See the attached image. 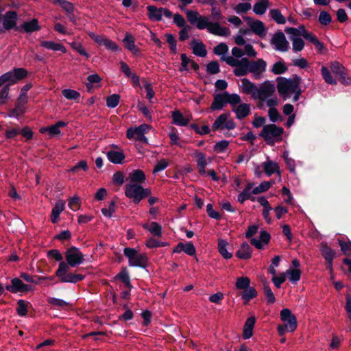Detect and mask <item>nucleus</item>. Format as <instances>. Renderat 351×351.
I'll return each mask as SVG.
<instances>
[{
	"mask_svg": "<svg viewBox=\"0 0 351 351\" xmlns=\"http://www.w3.org/2000/svg\"><path fill=\"white\" fill-rule=\"evenodd\" d=\"M173 123L178 125H186L191 120V116L189 114L184 115L179 111H175L172 113Z\"/></svg>",
	"mask_w": 351,
	"mask_h": 351,
	"instance_id": "28",
	"label": "nucleus"
},
{
	"mask_svg": "<svg viewBox=\"0 0 351 351\" xmlns=\"http://www.w3.org/2000/svg\"><path fill=\"white\" fill-rule=\"evenodd\" d=\"M62 93L66 99L76 101L80 97V94L77 91L72 89H64L62 90Z\"/></svg>",
	"mask_w": 351,
	"mask_h": 351,
	"instance_id": "49",
	"label": "nucleus"
},
{
	"mask_svg": "<svg viewBox=\"0 0 351 351\" xmlns=\"http://www.w3.org/2000/svg\"><path fill=\"white\" fill-rule=\"evenodd\" d=\"M251 8V5L249 3H241L234 7V10L237 13L245 12Z\"/></svg>",
	"mask_w": 351,
	"mask_h": 351,
	"instance_id": "63",
	"label": "nucleus"
},
{
	"mask_svg": "<svg viewBox=\"0 0 351 351\" xmlns=\"http://www.w3.org/2000/svg\"><path fill=\"white\" fill-rule=\"evenodd\" d=\"M271 44L276 50L287 51L289 47V42L287 40L283 33H277L274 35L271 40Z\"/></svg>",
	"mask_w": 351,
	"mask_h": 351,
	"instance_id": "14",
	"label": "nucleus"
},
{
	"mask_svg": "<svg viewBox=\"0 0 351 351\" xmlns=\"http://www.w3.org/2000/svg\"><path fill=\"white\" fill-rule=\"evenodd\" d=\"M119 99L120 97L118 95H112L107 99V106L110 108H114L118 105Z\"/></svg>",
	"mask_w": 351,
	"mask_h": 351,
	"instance_id": "59",
	"label": "nucleus"
},
{
	"mask_svg": "<svg viewBox=\"0 0 351 351\" xmlns=\"http://www.w3.org/2000/svg\"><path fill=\"white\" fill-rule=\"evenodd\" d=\"M66 125V123L64 121H58L56 124L40 128V132L42 134H47L49 138L58 136L61 134L60 128H64Z\"/></svg>",
	"mask_w": 351,
	"mask_h": 351,
	"instance_id": "18",
	"label": "nucleus"
},
{
	"mask_svg": "<svg viewBox=\"0 0 351 351\" xmlns=\"http://www.w3.org/2000/svg\"><path fill=\"white\" fill-rule=\"evenodd\" d=\"M70 45L72 47V48L74 49L76 51H77L80 55L85 56L86 58H89V55L80 43L73 42Z\"/></svg>",
	"mask_w": 351,
	"mask_h": 351,
	"instance_id": "57",
	"label": "nucleus"
},
{
	"mask_svg": "<svg viewBox=\"0 0 351 351\" xmlns=\"http://www.w3.org/2000/svg\"><path fill=\"white\" fill-rule=\"evenodd\" d=\"M269 119L271 121L276 122L278 120H282L281 116L279 114L278 111L276 108H271L268 111Z\"/></svg>",
	"mask_w": 351,
	"mask_h": 351,
	"instance_id": "62",
	"label": "nucleus"
},
{
	"mask_svg": "<svg viewBox=\"0 0 351 351\" xmlns=\"http://www.w3.org/2000/svg\"><path fill=\"white\" fill-rule=\"evenodd\" d=\"M256 291L253 287H247L244 289L242 295V298L246 301H249L250 300L255 298L256 296Z\"/></svg>",
	"mask_w": 351,
	"mask_h": 351,
	"instance_id": "51",
	"label": "nucleus"
},
{
	"mask_svg": "<svg viewBox=\"0 0 351 351\" xmlns=\"http://www.w3.org/2000/svg\"><path fill=\"white\" fill-rule=\"evenodd\" d=\"M22 27L27 33H32L33 32L38 31L40 28L36 19H32L30 21L25 22L23 24Z\"/></svg>",
	"mask_w": 351,
	"mask_h": 351,
	"instance_id": "41",
	"label": "nucleus"
},
{
	"mask_svg": "<svg viewBox=\"0 0 351 351\" xmlns=\"http://www.w3.org/2000/svg\"><path fill=\"white\" fill-rule=\"evenodd\" d=\"M192 156L196 159L199 174L206 176V166L211 162L212 159L210 158H206L204 154L197 151H195Z\"/></svg>",
	"mask_w": 351,
	"mask_h": 351,
	"instance_id": "16",
	"label": "nucleus"
},
{
	"mask_svg": "<svg viewBox=\"0 0 351 351\" xmlns=\"http://www.w3.org/2000/svg\"><path fill=\"white\" fill-rule=\"evenodd\" d=\"M27 76V71L24 69L19 68L9 71L0 77V86L5 84L8 88Z\"/></svg>",
	"mask_w": 351,
	"mask_h": 351,
	"instance_id": "7",
	"label": "nucleus"
},
{
	"mask_svg": "<svg viewBox=\"0 0 351 351\" xmlns=\"http://www.w3.org/2000/svg\"><path fill=\"white\" fill-rule=\"evenodd\" d=\"M268 6L267 0H259L254 6V12L256 14H263Z\"/></svg>",
	"mask_w": 351,
	"mask_h": 351,
	"instance_id": "44",
	"label": "nucleus"
},
{
	"mask_svg": "<svg viewBox=\"0 0 351 351\" xmlns=\"http://www.w3.org/2000/svg\"><path fill=\"white\" fill-rule=\"evenodd\" d=\"M182 64L180 67V71H187L191 69L194 70H197L198 69V65L195 63L193 60L189 59L185 54H182Z\"/></svg>",
	"mask_w": 351,
	"mask_h": 351,
	"instance_id": "34",
	"label": "nucleus"
},
{
	"mask_svg": "<svg viewBox=\"0 0 351 351\" xmlns=\"http://www.w3.org/2000/svg\"><path fill=\"white\" fill-rule=\"evenodd\" d=\"M234 127L235 123L229 113H223L219 116L212 126L213 130H232Z\"/></svg>",
	"mask_w": 351,
	"mask_h": 351,
	"instance_id": "10",
	"label": "nucleus"
},
{
	"mask_svg": "<svg viewBox=\"0 0 351 351\" xmlns=\"http://www.w3.org/2000/svg\"><path fill=\"white\" fill-rule=\"evenodd\" d=\"M147 10L148 11V16L152 21H160L163 16L167 18L172 16V13L167 8H158L154 5H149L147 7Z\"/></svg>",
	"mask_w": 351,
	"mask_h": 351,
	"instance_id": "12",
	"label": "nucleus"
},
{
	"mask_svg": "<svg viewBox=\"0 0 351 351\" xmlns=\"http://www.w3.org/2000/svg\"><path fill=\"white\" fill-rule=\"evenodd\" d=\"M226 103H229L234 106H237L241 102V97L237 94H229L227 92H224Z\"/></svg>",
	"mask_w": 351,
	"mask_h": 351,
	"instance_id": "48",
	"label": "nucleus"
},
{
	"mask_svg": "<svg viewBox=\"0 0 351 351\" xmlns=\"http://www.w3.org/2000/svg\"><path fill=\"white\" fill-rule=\"evenodd\" d=\"M228 243L223 240L219 239L218 241V250L221 255L226 259H229L232 256V253L229 252L228 250Z\"/></svg>",
	"mask_w": 351,
	"mask_h": 351,
	"instance_id": "39",
	"label": "nucleus"
},
{
	"mask_svg": "<svg viewBox=\"0 0 351 351\" xmlns=\"http://www.w3.org/2000/svg\"><path fill=\"white\" fill-rule=\"evenodd\" d=\"M239 258L248 259L252 256V249L247 243H243L237 252Z\"/></svg>",
	"mask_w": 351,
	"mask_h": 351,
	"instance_id": "35",
	"label": "nucleus"
},
{
	"mask_svg": "<svg viewBox=\"0 0 351 351\" xmlns=\"http://www.w3.org/2000/svg\"><path fill=\"white\" fill-rule=\"evenodd\" d=\"M270 240V236L266 231H261L259 239L252 238L251 244L258 249H262Z\"/></svg>",
	"mask_w": 351,
	"mask_h": 351,
	"instance_id": "22",
	"label": "nucleus"
},
{
	"mask_svg": "<svg viewBox=\"0 0 351 351\" xmlns=\"http://www.w3.org/2000/svg\"><path fill=\"white\" fill-rule=\"evenodd\" d=\"M145 229H147L152 234L156 237H160L162 234V228L156 222H152L151 223H145L143 225Z\"/></svg>",
	"mask_w": 351,
	"mask_h": 351,
	"instance_id": "38",
	"label": "nucleus"
},
{
	"mask_svg": "<svg viewBox=\"0 0 351 351\" xmlns=\"http://www.w3.org/2000/svg\"><path fill=\"white\" fill-rule=\"evenodd\" d=\"M280 319L285 324L278 326L280 335H283L286 332H293L296 329V317L289 309L283 308L280 311Z\"/></svg>",
	"mask_w": 351,
	"mask_h": 351,
	"instance_id": "3",
	"label": "nucleus"
},
{
	"mask_svg": "<svg viewBox=\"0 0 351 351\" xmlns=\"http://www.w3.org/2000/svg\"><path fill=\"white\" fill-rule=\"evenodd\" d=\"M65 202L63 200L58 201L52 209L51 220L52 223H56L59 220L60 214L64 210Z\"/></svg>",
	"mask_w": 351,
	"mask_h": 351,
	"instance_id": "26",
	"label": "nucleus"
},
{
	"mask_svg": "<svg viewBox=\"0 0 351 351\" xmlns=\"http://www.w3.org/2000/svg\"><path fill=\"white\" fill-rule=\"evenodd\" d=\"M186 14L189 21L192 24H195L197 19H200L201 16V15L196 11L186 10Z\"/></svg>",
	"mask_w": 351,
	"mask_h": 351,
	"instance_id": "58",
	"label": "nucleus"
},
{
	"mask_svg": "<svg viewBox=\"0 0 351 351\" xmlns=\"http://www.w3.org/2000/svg\"><path fill=\"white\" fill-rule=\"evenodd\" d=\"M248 26L251 30L256 34L261 37H263L266 34V29L263 22L258 20L249 21L247 23Z\"/></svg>",
	"mask_w": 351,
	"mask_h": 351,
	"instance_id": "21",
	"label": "nucleus"
},
{
	"mask_svg": "<svg viewBox=\"0 0 351 351\" xmlns=\"http://www.w3.org/2000/svg\"><path fill=\"white\" fill-rule=\"evenodd\" d=\"M287 70L286 66L281 62L275 63L272 68V72L275 74H281Z\"/></svg>",
	"mask_w": 351,
	"mask_h": 351,
	"instance_id": "60",
	"label": "nucleus"
},
{
	"mask_svg": "<svg viewBox=\"0 0 351 351\" xmlns=\"http://www.w3.org/2000/svg\"><path fill=\"white\" fill-rule=\"evenodd\" d=\"M249 73H252L254 75H258L265 71L266 62L262 60L258 59L256 61L250 62L248 60Z\"/></svg>",
	"mask_w": 351,
	"mask_h": 351,
	"instance_id": "20",
	"label": "nucleus"
},
{
	"mask_svg": "<svg viewBox=\"0 0 351 351\" xmlns=\"http://www.w3.org/2000/svg\"><path fill=\"white\" fill-rule=\"evenodd\" d=\"M285 274L289 276V280L293 283L297 282L300 279L301 271L299 269L290 268Z\"/></svg>",
	"mask_w": 351,
	"mask_h": 351,
	"instance_id": "45",
	"label": "nucleus"
},
{
	"mask_svg": "<svg viewBox=\"0 0 351 351\" xmlns=\"http://www.w3.org/2000/svg\"><path fill=\"white\" fill-rule=\"evenodd\" d=\"M253 184L249 183L245 189L239 195L238 201L241 203H243L245 200L250 198L251 189H252Z\"/></svg>",
	"mask_w": 351,
	"mask_h": 351,
	"instance_id": "46",
	"label": "nucleus"
},
{
	"mask_svg": "<svg viewBox=\"0 0 351 351\" xmlns=\"http://www.w3.org/2000/svg\"><path fill=\"white\" fill-rule=\"evenodd\" d=\"M287 32L291 35L290 39L293 43V50L295 52L302 51L304 48V43L302 38L298 37V36H300V29L289 28Z\"/></svg>",
	"mask_w": 351,
	"mask_h": 351,
	"instance_id": "17",
	"label": "nucleus"
},
{
	"mask_svg": "<svg viewBox=\"0 0 351 351\" xmlns=\"http://www.w3.org/2000/svg\"><path fill=\"white\" fill-rule=\"evenodd\" d=\"M191 47L195 55L201 57H204L206 55V50L203 43L193 41L191 43Z\"/></svg>",
	"mask_w": 351,
	"mask_h": 351,
	"instance_id": "42",
	"label": "nucleus"
},
{
	"mask_svg": "<svg viewBox=\"0 0 351 351\" xmlns=\"http://www.w3.org/2000/svg\"><path fill=\"white\" fill-rule=\"evenodd\" d=\"M272 19L279 24H284L285 23V18L282 16L280 11L278 10H271L270 11Z\"/></svg>",
	"mask_w": 351,
	"mask_h": 351,
	"instance_id": "53",
	"label": "nucleus"
},
{
	"mask_svg": "<svg viewBox=\"0 0 351 351\" xmlns=\"http://www.w3.org/2000/svg\"><path fill=\"white\" fill-rule=\"evenodd\" d=\"M239 86L243 93L250 95L254 99L257 86L247 78L241 80Z\"/></svg>",
	"mask_w": 351,
	"mask_h": 351,
	"instance_id": "19",
	"label": "nucleus"
},
{
	"mask_svg": "<svg viewBox=\"0 0 351 351\" xmlns=\"http://www.w3.org/2000/svg\"><path fill=\"white\" fill-rule=\"evenodd\" d=\"M7 289L12 293L29 291V287L25 285L20 279L14 278L12 280V285L8 286Z\"/></svg>",
	"mask_w": 351,
	"mask_h": 351,
	"instance_id": "25",
	"label": "nucleus"
},
{
	"mask_svg": "<svg viewBox=\"0 0 351 351\" xmlns=\"http://www.w3.org/2000/svg\"><path fill=\"white\" fill-rule=\"evenodd\" d=\"M130 183L141 185L145 180L144 173L139 169L134 170L130 173Z\"/></svg>",
	"mask_w": 351,
	"mask_h": 351,
	"instance_id": "31",
	"label": "nucleus"
},
{
	"mask_svg": "<svg viewBox=\"0 0 351 351\" xmlns=\"http://www.w3.org/2000/svg\"><path fill=\"white\" fill-rule=\"evenodd\" d=\"M125 194L134 203L138 204L150 195V191L148 189H144L139 184L129 183L125 186Z\"/></svg>",
	"mask_w": 351,
	"mask_h": 351,
	"instance_id": "4",
	"label": "nucleus"
},
{
	"mask_svg": "<svg viewBox=\"0 0 351 351\" xmlns=\"http://www.w3.org/2000/svg\"><path fill=\"white\" fill-rule=\"evenodd\" d=\"M232 110L236 113L237 118L245 117L250 112V106L247 104H241L234 106Z\"/></svg>",
	"mask_w": 351,
	"mask_h": 351,
	"instance_id": "33",
	"label": "nucleus"
},
{
	"mask_svg": "<svg viewBox=\"0 0 351 351\" xmlns=\"http://www.w3.org/2000/svg\"><path fill=\"white\" fill-rule=\"evenodd\" d=\"M263 168L268 176H271L272 173L278 171V164L271 160H267L264 162Z\"/></svg>",
	"mask_w": 351,
	"mask_h": 351,
	"instance_id": "43",
	"label": "nucleus"
},
{
	"mask_svg": "<svg viewBox=\"0 0 351 351\" xmlns=\"http://www.w3.org/2000/svg\"><path fill=\"white\" fill-rule=\"evenodd\" d=\"M283 129L274 124L267 125L263 127L261 136L267 142V143L274 145L275 142L282 140Z\"/></svg>",
	"mask_w": 351,
	"mask_h": 351,
	"instance_id": "5",
	"label": "nucleus"
},
{
	"mask_svg": "<svg viewBox=\"0 0 351 351\" xmlns=\"http://www.w3.org/2000/svg\"><path fill=\"white\" fill-rule=\"evenodd\" d=\"M250 284V280L247 277H240L238 278L236 281V287L238 289H245L249 287Z\"/></svg>",
	"mask_w": 351,
	"mask_h": 351,
	"instance_id": "50",
	"label": "nucleus"
},
{
	"mask_svg": "<svg viewBox=\"0 0 351 351\" xmlns=\"http://www.w3.org/2000/svg\"><path fill=\"white\" fill-rule=\"evenodd\" d=\"M65 258L67 263L61 262L59 264L56 276L62 282L75 283L82 280L84 278L83 275L68 273V271L69 267H74L83 262L84 255L82 253L79 249L73 247L66 251Z\"/></svg>",
	"mask_w": 351,
	"mask_h": 351,
	"instance_id": "1",
	"label": "nucleus"
},
{
	"mask_svg": "<svg viewBox=\"0 0 351 351\" xmlns=\"http://www.w3.org/2000/svg\"><path fill=\"white\" fill-rule=\"evenodd\" d=\"M299 85L300 80L298 77L293 79L279 78L277 89L280 95L285 100L290 97L291 94L296 93L294 96V101H297L300 93Z\"/></svg>",
	"mask_w": 351,
	"mask_h": 351,
	"instance_id": "2",
	"label": "nucleus"
},
{
	"mask_svg": "<svg viewBox=\"0 0 351 351\" xmlns=\"http://www.w3.org/2000/svg\"><path fill=\"white\" fill-rule=\"evenodd\" d=\"M174 253H180L181 252H184L186 254L190 256H193L195 254L196 250L193 245V244L191 242H188L186 243H179L177 246L173 249Z\"/></svg>",
	"mask_w": 351,
	"mask_h": 351,
	"instance_id": "24",
	"label": "nucleus"
},
{
	"mask_svg": "<svg viewBox=\"0 0 351 351\" xmlns=\"http://www.w3.org/2000/svg\"><path fill=\"white\" fill-rule=\"evenodd\" d=\"M88 35L99 45L104 46L108 50L117 51L120 49L119 47L115 43L105 36L96 34L93 32H89Z\"/></svg>",
	"mask_w": 351,
	"mask_h": 351,
	"instance_id": "13",
	"label": "nucleus"
},
{
	"mask_svg": "<svg viewBox=\"0 0 351 351\" xmlns=\"http://www.w3.org/2000/svg\"><path fill=\"white\" fill-rule=\"evenodd\" d=\"M264 293L265 295V297L267 298V302L269 304H273L276 301L275 296L271 290L270 287L268 285L265 284L264 285Z\"/></svg>",
	"mask_w": 351,
	"mask_h": 351,
	"instance_id": "54",
	"label": "nucleus"
},
{
	"mask_svg": "<svg viewBox=\"0 0 351 351\" xmlns=\"http://www.w3.org/2000/svg\"><path fill=\"white\" fill-rule=\"evenodd\" d=\"M123 43L125 44V47L132 53L134 54L138 53V48L135 45L134 38L132 35L127 34L125 35V38L123 39Z\"/></svg>",
	"mask_w": 351,
	"mask_h": 351,
	"instance_id": "36",
	"label": "nucleus"
},
{
	"mask_svg": "<svg viewBox=\"0 0 351 351\" xmlns=\"http://www.w3.org/2000/svg\"><path fill=\"white\" fill-rule=\"evenodd\" d=\"M321 251L325 259L328 262L330 270H332L331 263L335 255L334 251L325 244H322Z\"/></svg>",
	"mask_w": 351,
	"mask_h": 351,
	"instance_id": "37",
	"label": "nucleus"
},
{
	"mask_svg": "<svg viewBox=\"0 0 351 351\" xmlns=\"http://www.w3.org/2000/svg\"><path fill=\"white\" fill-rule=\"evenodd\" d=\"M124 254L128 258L129 265L132 267H145L147 263V257L138 253L132 248L126 247L124 249Z\"/></svg>",
	"mask_w": 351,
	"mask_h": 351,
	"instance_id": "8",
	"label": "nucleus"
},
{
	"mask_svg": "<svg viewBox=\"0 0 351 351\" xmlns=\"http://www.w3.org/2000/svg\"><path fill=\"white\" fill-rule=\"evenodd\" d=\"M275 90L274 83L270 81H266L257 88L254 99L265 101L272 96Z\"/></svg>",
	"mask_w": 351,
	"mask_h": 351,
	"instance_id": "9",
	"label": "nucleus"
},
{
	"mask_svg": "<svg viewBox=\"0 0 351 351\" xmlns=\"http://www.w3.org/2000/svg\"><path fill=\"white\" fill-rule=\"evenodd\" d=\"M225 104H226V99L223 93V94L217 95L215 97L211 108L213 110H221Z\"/></svg>",
	"mask_w": 351,
	"mask_h": 351,
	"instance_id": "40",
	"label": "nucleus"
},
{
	"mask_svg": "<svg viewBox=\"0 0 351 351\" xmlns=\"http://www.w3.org/2000/svg\"><path fill=\"white\" fill-rule=\"evenodd\" d=\"M221 60L231 66L236 67L234 73L237 76H243L249 73L248 60L245 58L239 60L232 56H223Z\"/></svg>",
	"mask_w": 351,
	"mask_h": 351,
	"instance_id": "6",
	"label": "nucleus"
},
{
	"mask_svg": "<svg viewBox=\"0 0 351 351\" xmlns=\"http://www.w3.org/2000/svg\"><path fill=\"white\" fill-rule=\"evenodd\" d=\"M228 51V47L225 43H221L216 46L214 49V52L218 56H221V58L226 56V54Z\"/></svg>",
	"mask_w": 351,
	"mask_h": 351,
	"instance_id": "55",
	"label": "nucleus"
},
{
	"mask_svg": "<svg viewBox=\"0 0 351 351\" xmlns=\"http://www.w3.org/2000/svg\"><path fill=\"white\" fill-rule=\"evenodd\" d=\"M68 205H69V207L74 211L79 210L80 208V198L77 196H74V197H71L69 200Z\"/></svg>",
	"mask_w": 351,
	"mask_h": 351,
	"instance_id": "56",
	"label": "nucleus"
},
{
	"mask_svg": "<svg viewBox=\"0 0 351 351\" xmlns=\"http://www.w3.org/2000/svg\"><path fill=\"white\" fill-rule=\"evenodd\" d=\"M271 182H263L261 184L252 190V193L258 194L267 191L271 186Z\"/></svg>",
	"mask_w": 351,
	"mask_h": 351,
	"instance_id": "52",
	"label": "nucleus"
},
{
	"mask_svg": "<svg viewBox=\"0 0 351 351\" xmlns=\"http://www.w3.org/2000/svg\"><path fill=\"white\" fill-rule=\"evenodd\" d=\"M16 311L19 315L21 316L25 315L27 312V304L25 303L23 300H19L18 302Z\"/></svg>",
	"mask_w": 351,
	"mask_h": 351,
	"instance_id": "61",
	"label": "nucleus"
},
{
	"mask_svg": "<svg viewBox=\"0 0 351 351\" xmlns=\"http://www.w3.org/2000/svg\"><path fill=\"white\" fill-rule=\"evenodd\" d=\"M210 22H208V19L206 17L200 16V19H198L197 21L195 23V25L197 26L198 29H203L204 28L208 27Z\"/></svg>",
	"mask_w": 351,
	"mask_h": 351,
	"instance_id": "64",
	"label": "nucleus"
},
{
	"mask_svg": "<svg viewBox=\"0 0 351 351\" xmlns=\"http://www.w3.org/2000/svg\"><path fill=\"white\" fill-rule=\"evenodd\" d=\"M331 71L335 75V78L344 84H350L351 78L346 77V71L343 66L337 62H334L330 66Z\"/></svg>",
	"mask_w": 351,
	"mask_h": 351,
	"instance_id": "15",
	"label": "nucleus"
},
{
	"mask_svg": "<svg viewBox=\"0 0 351 351\" xmlns=\"http://www.w3.org/2000/svg\"><path fill=\"white\" fill-rule=\"evenodd\" d=\"M255 324V317H249L244 325L243 337L244 339H249L252 336L253 328Z\"/></svg>",
	"mask_w": 351,
	"mask_h": 351,
	"instance_id": "30",
	"label": "nucleus"
},
{
	"mask_svg": "<svg viewBox=\"0 0 351 351\" xmlns=\"http://www.w3.org/2000/svg\"><path fill=\"white\" fill-rule=\"evenodd\" d=\"M149 130V126L143 124L138 128H131L128 130L127 137L129 139H136L143 142H147L144 134Z\"/></svg>",
	"mask_w": 351,
	"mask_h": 351,
	"instance_id": "11",
	"label": "nucleus"
},
{
	"mask_svg": "<svg viewBox=\"0 0 351 351\" xmlns=\"http://www.w3.org/2000/svg\"><path fill=\"white\" fill-rule=\"evenodd\" d=\"M207 29L211 34L220 36H226L230 34L229 28L221 27L218 23H210Z\"/></svg>",
	"mask_w": 351,
	"mask_h": 351,
	"instance_id": "23",
	"label": "nucleus"
},
{
	"mask_svg": "<svg viewBox=\"0 0 351 351\" xmlns=\"http://www.w3.org/2000/svg\"><path fill=\"white\" fill-rule=\"evenodd\" d=\"M321 73L324 80L326 83L330 84H336V79L332 77L330 72L327 67L322 66L321 69Z\"/></svg>",
	"mask_w": 351,
	"mask_h": 351,
	"instance_id": "47",
	"label": "nucleus"
},
{
	"mask_svg": "<svg viewBox=\"0 0 351 351\" xmlns=\"http://www.w3.org/2000/svg\"><path fill=\"white\" fill-rule=\"evenodd\" d=\"M17 14L15 12H8L3 17V27L6 29L13 28L16 24Z\"/></svg>",
	"mask_w": 351,
	"mask_h": 351,
	"instance_id": "27",
	"label": "nucleus"
},
{
	"mask_svg": "<svg viewBox=\"0 0 351 351\" xmlns=\"http://www.w3.org/2000/svg\"><path fill=\"white\" fill-rule=\"evenodd\" d=\"M40 45L46 49L53 50L55 51H62L65 53L66 52V48L60 43H56L52 41L44 40L40 43Z\"/></svg>",
	"mask_w": 351,
	"mask_h": 351,
	"instance_id": "32",
	"label": "nucleus"
},
{
	"mask_svg": "<svg viewBox=\"0 0 351 351\" xmlns=\"http://www.w3.org/2000/svg\"><path fill=\"white\" fill-rule=\"evenodd\" d=\"M108 159L115 164L121 163L125 156L121 149L110 150L107 153Z\"/></svg>",
	"mask_w": 351,
	"mask_h": 351,
	"instance_id": "29",
	"label": "nucleus"
}]
</instances>
